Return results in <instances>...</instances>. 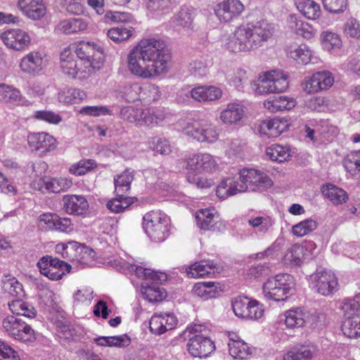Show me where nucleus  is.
I'll return each mask as SVG.
<instances>
[{
    "label": "nucleus",
    "mask_w": 360,
    "mask_h": 360,
    "mask_svg": "<svg viewBox=\"0 0 360 360\" xmlns=\"http://www.w3.org/2000/svg\"><path fill=\"white\" fill-rule=\"evenodd\" d=\"M170 59L164 41L147 38L129 51L127 67L132 75L142 79H151L168 71Z\"/></svg>",
    "instance_id": "f257e3e1"
},
{
    "label": "nucleus",
    "mask_w": 360,
    "mask_h": 360,
    "mask_svg": "<svg viewBox=\"0 0 360 360\" xmlns=\"http://www.w3.org/2000/svg\"><path fill=\"white\" fill-rule=\"evenodd\" d=\"M105 59L103 49L94 42L79 41L65 48L60 53V68L70 78L85 77L99 70Z\"/></svg>",
    "instance_id": "f03ea898"
},
{
    "label": "nucleus",
    "mask_w": 360,
    "mask_h": 360,
    "mask_svg": "<svg viewBox=\"0 0 360 360\" xmlns=\"http://www.w3.org/2000/svg\"><path fill=\"white\" fill-rule=\"evenodd\" d=\"M274 31V25L266 20L240 25L229 36L226 49L233 53L255 51L267 41Z\"/></svg>",
    "instance_id": "7ed1b4c3"
},
{
    "label": "nucleus",
    "mask_w": 360,
    "mask_h": 360,
    "mask_svg": "<svg viewBox=\"0 0 360 360\" xmlns=\"http://www.w3.org/2000/svg\"><path fill=\"white\" fill-rule=\"evenodd\" d=\"M239 179H226L217 186L219 198L225 199L248 191L263 192L273 186V181L264 172L254 168H243L238 172Z\"/></svg>",
    "instance_id": "20e7f679"
},
{
    "label": "nucleus",
    "mask_w": 360,
    "mask_h": 360,
    "mask_svg": "<svg viewBox=\"0 0 360 360\" xmlns=\"http://www.w3.org/2000/svg\"><path fill=\"white\" fill-rule=\"evenodd\" d=\"M143 229L148 237L155 242H162L169 235L170 219L160 210H152L143 217Z\"/></svg>",
    "instance_id": "39448f33"
},
{
    "label": "nucleus",
    "mask_w": 360,
    "mask_h": 360,
    "mask_svg": "<svg viewBox=\"0 0 360 360\" xmlns=\"http://www.w3.org/2000/svg\"><path fill=\"white\" fill-rule=\"evenodd\" d=\"M294 285L292 276L288 274H278L264 283L263 293L268 300L283 301L292 293Z\"/></svg>",
    "instance_id": "423d86ee"
},
{
    "label": "nucleus",
    "mask_w": 360,
    "mask_h": 360,
    "mask_svg": "<svg viewBox=\"0 0 360 360\" xmlns=\"http://www.w3.org/2000/svg\"><path fill=\"white\" fill-rule=\"evenodd\" d=\"M288 87L287 75L278 70L267 72L260 77L259 83L255 84V91L260 95L285 91Z\"/></svg>",
    "instance_id": "0eeeda50"
},
{
    "label": "nucleus",
    "mask_w": 360,
    "mask_h": 360,
    "mask_svg": "<svg viewBox=\"0 0 360 360\" xmlns=\"http://www.w3.org/2000/svg\"><path fill=\"white\" fill-rule=\"evenodd\" d=\"M232 309L236 316L249 320H258L264 316L262 304L248 297L239 296L232 302Z\"/></svg>",
    "instance_id": "6e6552de"
},
{
    "label": "nucleus",
    "mask_w": 360,
    "mask_h": 360,
    "mask_svg": "<svg viewBox=\"0 0 360 360\" xmlns=\"http://www.w3.org/2000/svg\"><path fill=\"white\" fill-rule=\"evenodd\" d=\"M40 273L52 281L60 280L71 270L67 262L49 255L43 256L37 262Z\"/></svg>",
    "instance_id": "1a4fd4ad"
},
{
    "label": "nucleus",
    "mask_w": 360,
    "mask_h": 360,
    "mask_svg": "<svg viewBox=\"0 0 360 360\" xmlns=\"http://www.w3.org/2000/svg\"><path fill=\"white\" fill-rule=\"evenodd\" d=\"M4 330L15 340L33 342L35 340L33 329L26 323L14 316H8L2 321Z\"/></svg>",
    "instance_id": "9d476101"
},
{
    "label": "nucleus",
    "mask_w": 360,
    "mask_h": 360,
    "mask_svg": "<svg viewBox=\"0 0 360 360\" xmlns=\"http://www.w3.org/2000/svg\"><path fill=\"white\" fill-rule=\"evenodd\" d=\"M110 263L113 267L120 271L124 274L127 272L134 273L138 278L152 283H158L165 280V275L162 273H158L150 269L131 264L122 259H115L110 261Z\"/></svg>",
    "instance_id": "9b49d317"
},
{
    "label": "nucleus",
    "mask_w": 360,
    "mask_h": 360,
    "mask_svg": "<svg viewBox=\"0 0 360 360\" xmlns=\"http://www.w3.org/2000/svg\"><path fill=\"white\" fill-rule=\"evenodd\" d=\"M311 279L313 288L322 295L329 296L338 289L337 278L330 270L317 269Z\"/></svg>",
    "instance_id": "f8f14e48"
},
{
    "label": "nucleus",
    "mask_w": 360,
    "mask_h": 360,
    "mask_svg": "<svg viewBox=\"0 0 360 360\" xmlns=\"http://www.w3.org/2000/svg\"><path fill=\"white\" fill-rule=\"evenodd\" d=\"M0 39L9 49L22 51L30 44V37L27 32L20 29H11L1 34Z\"/></svg>",
    "instance_id": "ddd939ff"
},
{
    "label": "nucleus",
    "mask_w": 360,
    "mask_h": 360,
    "mask_svg": "<svg viewBox=\"0 0 360 360\" xmlns=\"http://www.w3.org/2000/svg\"><path fill=\"white\" fill-rule=\"evenodd\" d=\"M16 6L25 17L32 20H39L46 13L44 0H18Z\"/></svg>",
    "instance_id": "4468645a"
},
{
    "label": "nucleus",
    "mask_w": 360,
    "mask_h": 360,
    "mask_svg": "<svg viewBox=\"0 0 360 360\" xmlns=\"http://www.w3.org/2000/svg\"><path fill=\"white\" fill-rule=\"evenodd\" d=\"M188 352L194 357H207L215 349L214 342L205 335H195L187 344Z\"/></svg>",
    "instance_id": "2eb2a0df"
},
{
    "label": "nucleus",
    "mask_w": 360,
    "mask_h": 360,
    "mask_svg": "<svg viewBox=\"0 0 360 360\" xmlns=\"http://www.w3.org/2000/svg\"><path fill=\"white\" fill-rule=\"evenodd\" d=\"M244 11V5L239 0H226L217 4L214 11L221 22H227L238 16Z\"/></svg>",
    "instance_id": "dca6fc26"
},
{
    "label": "nucleus",
    "mask_w": 360,
    "mask_h": 360,
    "mask_svg": "<svg viewBox=\"0 0 360 360\" xmlns=\"http://www.w3.org/2000/svg\"><path fill=\"white\" fill-rule=\"evenodd\" d=\"M177 319L171 313L155 314L150 319L149 328L155 335H162L167 330L175 328Z\"/></svg>",
    "instance_id": "f3484780"
},
{
    "label": "nucleus",
    "mask_w": 360,
    "mask_h": 360,
    "mask_svg": "<svg viewBox=\"0 0 360 360\" xmlns=\"http://www.w3.org/2000/svg\"><path fill=\"white\" fill-rule=\"evenodd\" d=\"M333 82L334 78L330 72H317L306 82L304 90L308 94L318 92L328 89Z\"/></svg>",
    "instance_id": "a211bd4d"
},
{
    "label": "nucleus",
    "mask_w": 360,
    "mask_h": 360,
    "mask_svg": "<svg viewBox=\"0 0 360 360\" xmlns=\"http://www.w3.org/2000/svg\"><path fill=\"white\" fill-rule=\"evenodd\" d=\"M27 142L32 150L41 153L51 151L56 147V139L46 132L30 133Z\"/></svg>",
    "instance_id": "6ab92c4d"
},
{
    "label": "nucleus",
    "mask_w": 360,
    "mask_h": 360,
    "mask_svg": "<svg viewBox=\"0 0 360 360\" xmlns=\"http://www.w3.org/2000/svg\"><path fill=\"white\" fill-rule=\"evenodd\" d=\"M195 218L198 227L205 231H219L222 224L214 209L200 210Z\"/></svg>",
    "instance_id": "aec40b11"
},
{
    "label": "nucleus",
    "mask_w": 360,
    "mask_h": 360,
    "mask_svg": "<svg viewBox=\"0 0 360 360\" xmlns=\"http://www.w3.org/2000/svg\"><path fill=\"white\" fill-rule=\"evenodd\" d=\"M63 210L69 214L80 216L89 209V202L82 195H65L63 198Z\"/></svg>",
    "instance_id": "412c9836"
},
{
    "label": "nucleus",
    "mask_w": 360,
    "mask_h": 360,
    "mask_svg": "<svg viewBox=\"0 0 360 360\" xmlns=\"http://www.w3.org/2000/svg\"><path fill=\"white\" fill-rule=\"evenodd\" d=\"M194 13L188 8H181L169 20L170 26L178 32H186L193 28Z\"/></svg>",
    "instance_id": "4be33fe9"
},
{
    "label": "nucleus",
    "mask_w": 360,
    "mask_h": 360,
    "mask_svg": "<svg viewBox=\"0 0 360 360\" xmlns=\"http://www.w3.org/2000/svg\"><path fill=\"white\" fill-rule=\"evenodd\" d=\"M20 70L30 75H37L45 66V62L41 54L38 51H32L20 60Z\"/></svg>",
    "instance_id": "5701e85b"
},
{
    "label": "nucleus",
    "mask_w": 360,
    "mask_h": 360,
    "mask_svg": "<svg viewBox=\"0 0 360 360\" xmlns=\"http://www.w3.org/2000/svg\"><path fill=\"white\" fill-rule=\"evenodd\" d=\"M165 110L162 108H142L139 127L153 129L160 126L166 119Z\"/></svg>",
    "instance_id": "b1692460"
},
{
    "label": "nucleus",
    "mask_w": 360,
    "mask_h": 360,
    "mask_svg": "<svg viewBox=\"0 0 360 360\" xmlns=\"http://www.w3.org/2000/svg\"><path fill=\"white\" fill-rule=\"evenodd\" d=\"M288 127L286 120L277 117L263 121L258 127L261 134L268 137H277Z\"/></svg>",
    "instance_id": "393cba45"
},
{
    "label": "nucleus",
    "mask_w": 360,
    "mask_h": 360,
    "mask_svg": "<svg viewBox=\"0 0 360 360\" xmlns=\"http://www.w3.org/2000/svg\"><path fill=\"white\" fill-rule=\"evenodd\" d=\"M287 24L292 32L305 39H311L315 34L312 26L296 15H290L287 20Z\"/></svg>",
    "instance_id": "a878e982"
},
{
    "label": "nucleus",
    "mask_w": 360,
    "mask_h": 360,
    "mask_svg": "<svg viewBox=\"0 0 360 360\" xmlns=\"http://www.w3.org/2000/svg\"><path fill=\"white\" fill-rule=\"evenodd\" d=\"M245 110L243 105L230 103L220 113V120L226 124H233L239 122L244 116Z\"/></svg>",
    "instance_id": "bb28decb"
},
{
    "label": "nucleus",
    "mask_w": 360,
    "mask_h": 360,
    "mask_svg": "<svg viewBox=\"0 0 360 360\" xmlns=\"http://www.w3.org/2000/svg\"><path fill=\"white\" fill-rule=\"evenodd\" d=\"M88 25L89 22L82 18H70L62 20L58 27L64 34H70L86 30Z\"/></svg>",
    "instance_id": "cd10ccee"
},
{
    "label": "nucleus",
    "mask_w": 360,
    "mask_h": 360,
    "mask_svg": "<svg viewBox=\"0 0 360 360\" xmlns=\"http://www.w3.org/2000/svg\"><path fill=\"white\" fill-rule=\"evenodd\" d=\"M25 98L20 90L12 85L0 83V103L23 104Z\"/></svg>",
    "instance_id": "c85d7f7f"
},
{
    "label": "nucleus",
    "mask_w": 360,
    "mask_h": 360,
    "mask_svg": "<svg viewBox=\"0 0 360 360\" xmlns=\"http://www.w3.org/2000/svg\"><path fill=\"white\" fill-rule=\"evenodd\" d=\"M296 105L295 100L285 96H274L264 102V107L271 112L290 110Z\"/></svg>",
    "instance_id": "c756f323"
},
{
    "label": "nucleus",
    "mask_w": 360,
    "mask_h": 360,
    "mask_svg": "<svg viewBox=\"0 0 360 360\" xmlns=\"http://www.w3.org/2000/svg\"><path fill=\"white\" fill-rule=\"evenodd\" d=\"M286 52L288 57L300 64L307 65L311 61V52L305 44H291L288 46Z\"/></svg>",
    "instance_id": "7c9ffc66"
},
{
    "label": "nucleus",
    "mask_w": 360,
    "mask_h": 360,
    "mask_svg": "<svg viewBox=\"0 0 360 360\" xmlns=\"http://www.w3.org/2000/svg\"><path fill=\"white\" fill-rule=\"evenodd\" d=\"M216 264L213 262L202 261L195 262L186 269L187 276L190 278H200L214 273Z\"/></svg>",
    "instance_id": "2f4dec72"
},
{
    "label": "nucleus",
    "mask_w": 360,
    "mask_h": 360,
    "mask_svg": "<svg viewBox=\"0 0 360 360\" xmlns=\"http://www.w3.org/2000/svg\"><path fill=\"white\" fill-rule=\"evenodd\" d=\"M298 11L309 20L317 19L321 13L320 5L314 0H295Z\"/></svg>",
    "instance_id": "473e14b6"
},
{
    "label": "nucleus",
    "mask_w": 360,
    "mask_h": 360,
    "mask_svg": "<svg viewBox=\"0 0 360 360\" xmlns=\"http://www.w3.org/2000/svg\"><path fill=\"white\" fill-rule=\"evenodd\" d=\"M134 177V171L127 169L114 178L115 192L122 198L129 191Z\"/></svg>",
    "instance_id": "72a5a7b5"
},
{
    "label": "nucleus",
    "mask_w": 360,
    "mask_h": 360,
    "mask_svg": "<svg viewBox=\"0 0 360 360\" xmlns=\"http://www.w3.org/2000/svg\"><path fill=\"white\" fill-rule=\"evenodd\" d=\"M322 193L334 205L342 204L348 199V195L345 190L330 184L323 187Z\"/></svg>",
    "instance_id": "f704fd0d"
},
{
    "label": "nucleus",
    "mask_w": 360,
    "mask_h": 360,
    "mask_svg": "<svg viewBox=\"0 0 360 360\" xmlns=\"http://www.w3.org/2000/svg\"><path fill=\"white\" fill-rule=\"evenodd\" d=\"M86 97L85 91L75 88L63 89L58 94V101L65 104L79 103Z\"/></svg>",
    "instance_id": "c9c22d12"
},
{
    "label": "nucleus",
    "mask_w": 360,
    "mask_h": 360,
    "mask_svg": "<svg viewBox=\"0 0 360 360\" xmlns=\"http://www.w3.org/2000/svg\"><path fill=\"white\" fill-rule=\"evenodd\" d=\"M47 192L58 193L67 191L72 185L71 179L67 178L46 179V181H41Z\"/></svg>",
    "instance_id": "e433bc0d"
},
{
    "label": "nucleus",
    "mask_w": 360,
    "mask_h": 360,
    "mask_svg": "<svg viewBox=\"0 0 360 360\" xmlns=\"http://www.w3.org/2000/svg\"><path fill=\"white\" fill-rule=\"evenodd\" d=\"M285 324L286 328L295 329L303 327L304 320V309L295 308L286 311L284 314Z\"/></svg>",
    "instance_id": "4c0bfd02"
},
{
    "label": "nucleus",
    "mask_w": 360,
    "mask_h": 360,
    "mask_svg": "<svg viewBox=\"0 0 360 360\" xmlns=\"http://www.w3.org/2000/svg\"><path fill=\"white\" fill-rule=\"evenodd\" d=\"M2 289L12 297H20L24 295L22 284L11 275H6L2 278Z\"/></svg>",
    "instance_id": "58836bf2"
},
{
    "label": "nucleus",
    "mask_w": 360,
    "mask_h": 360,
    "mask_svg": "<svg viewBox=\"0 0 360 360\" xmlns=\"http://www.w3.org/2000/svg\"><path fill=\"white\" fill-rule=\"evenodd\" d=\"M342 165L352 176H360V150L348 153L344 158Z\"/></svg>",
    "instance_id": "ea45409f"
},
{
    "label": "nucleus",
    "mask_w": 360,
    "mask_h": 360,
    "mask_svg": "<svg viewBox=\"0 0 360 360\" xmlns=\"http://www.w3.org/2000/svg\"><path fill=\"white\" fill-rule=\"evenodd\" d=\"M219 283L215 282H201L196 283L193 288V293L205 300L214 297L218 292Z\"/></svg>",
    "instance_id": "a19ab883"
},
{
    "label": "nucleus",
    "mask_w": 360,
    "mask_h": 360,
    "mask_svg": "<svg viewBox=\"0 0 360 360\" xmlns=\"http://www.w3.org/2000/svg\"><path fill=\"white\" fill-rule=\"evenodd\" d=\"M266 155L272 161H287L291 157L290 148L288 146L273 144L267 148Z\"/></svg>",
    "instance_id": "79ce46f5"
},
{
    "label": "nucleus",
    "mask_w": 360,
    "mask_h": 360,
    "mask_svg": "<svg viewBox=\"0 0 360 360\" xmlns=\"http://www.w3.org/2000/svg\"><path fill=\"white\" fill-rule=\"evenodd\" d=\"M321 37L322 46L326 51L334 53L340 49L342 43L338 34L326 31L322 32Z\"/></svg>",
    "instance_id": "37998d69"
},
{
    "label": "nucleus",
    "mask_w": 360,
    "mask_h": 360,
    "mask_svg": "<svg viewBox=\"0 0 360 360\" xmlns=\"http://www.w3.org/2000/svg\"><path fill=\"white\" fill-rule=\"evenodd\" d=\"M142 294L144 299L150 302H160L167 296V292L163 288L157 285L156 283L153 285H146L142 286Z\"/></svg>",
    "instance_id": "c03bdc74"
},
{
    "label": "nucleus",
    "mask_w": 360,
    "mask_h": 360,
    "mask_svg": "<svg viewBox=\"0 0 360 360\" xmlns=\"http://www.w3.org/2000/svg\"><path fill=\"white\" fill-rule=\"evenodd\" d=\"M161 96L159 86L150 83H145L141 86L140 101L151 103L158 101Z\"/></svg>",
    "instance_id": "a18cd8bd"
},
{
    "label": "nucleus",
    "mask_w": 360,
    "mask_h": 360,
    "mask_svg": "<svg viewBox=\"0 0 360 360\" xmlns=\"http://www.w3.org/2000/svg\"><path fill=\"white\" fill-rule=\"evenodd\" d=\"M342 331L349 338L360 337V317H345V321L342 325Z\"/></svg>",
    "instance_id": "49530a36"
},
{
    "label": "nucleus",
    "mask_w": 360,
    "mask_h": 360,
    "mask_svg": "<svg viewBox=\"0 0 360 360\" xmlns=\"http://www.w3.org/2000/svg\"><path fill=\"white\" fill-rule=\"evenodd\" d=\"M341 309L344 317H360V295H356L353 298L345 299Z\"/></svg>",
    "instance_id": "de8ad7c7"
},
{
    "label": "nucleus",
    "mask_w": 360,
    "mask_h": 360,
    "mask_svg": "<svg viewBox=\"0 0 360 360\" xmlns=\"http://www.w3.org/2000/svg\"><path fill=\"white\" fill-rule=\"evenodd\" d=\"M304 258V247L299 245H292L284 256V262L290 266L300 265Z\"/></svg>",
    "instance_id": "09e8293b"
},
{
    "label": "nucleus",
    "mask_w": 360,
    "mask_h": 360,
    "mask_svg": "<svg viewBox=\"0 0 360 360\" xmlns=\"http://www.w3.org/2000/svg\"><path fill=\"white\" fill-rule=\"evenodd\" d=\"M313 356L312 350L307 346L293 347L284 356L283 360H311Z\"/></svg>",
    "instance_id": "8fccbe9b"
},
{
    "label": "nucleus",
    "mask_w": 360,
    "mask_h": 360,
    "mask_svg": "<svg viewBox=\"0 0 360 360\" xmlns=\"http://www.w3.org/2000/svg\"><path fill=\"white\" fill-rule=\"evenodd\" d=\"M142 108L134 106H126L121 108L120 115L121 119L134 124L136 127H140V120Z\"/></svg>",
    "instance_id": "3c124183"
},
{
    "label": "nucleus",
    "mask_w": 360,
    "mask_h": 360,
    "mask_svg": "<svg viewBox=\"0 0 360 360\" xmlns=\"http://www.w3.org/2000/svg\"><path fill=\"white\" fill-rule=\"evenodd\" d=\"M97 167L94 160L84 159L73 164L69 168V172L75 176L84 175Z\"/></svg>",
    "instance_id": "603ef678"
},
{
    "label": "nucleus",
    "mask_w": 360,
    "mask_h": 360,
    "mask_svg": "<svg viewBox=\"0 0 360 360\" xmlns=\"http://www.w3.org/2000/svg\"><path fill=\"white\" fill-rule=\"evenodd\" d=\"M229 352L233 358L238 359H246L252 354V349L243 340L230 345Z\"/></svg>",
    "instance_id": "864d4df0"
},
{
    "label": "nucleus",
    "mask_w": 360,
    "mask_h": 360,
    "mask_svg": "<svg viewBox=\"0 0 360 360\" xmlns=\"http://www.w3.org/2000/svg\"><path fill=\"white\" fill-rule=\"evenodd\" d=\"M202 153L191 154L186 157L184 161L186 163L185 168L187 171V174H196L202 172Z\"/></svg>",
    "instance_id": "5fc2aeb1"
},
{
    "label": "nucleus",
    "mask_w": 360,
    "mask_h": 360,
    "mask_svg": "<svg viewBox=\"0 0 360 360\" xmlns=\"http://www.w3.org/2000/svg\"><path fill=\"white\" fill-rule=\"evenodd\" d=\"M316 221L312 219H307L294 225L292 228V233L297 237H302L307 235L317 228Z\"/></svg>",
    "instance_id": "6e6d98bb"
},
{
    "label": "nucleus",
    "mask_w": 360,
    "mask_h": 360,
    "mask_svg": "<svg viewBox=\"0 0 360 360\" xmlns=\"http://www.w3.org/2000/svg\"><path fill=\"white\" fill-rule=\"evenodd\" d=\"M149 147L153 151L160 155H167L172 151V146L170 142L165 138L154 137L149 142Z\"/></svg>",
    "instance_id": "4d7b16f0"
},
{
    "label": "nucleus",
    "mask_w": 360,
    "mask_h": 360,
    "mask_svg": "<svg viewBox=\"0 0 360 360\" xmlns=\"http://www.w3.org/2000/svg\"><path fill=\"white\" fill-rule=\"evenodd\" d=\"M205 122H194L187 123L183 128V133L193 139L202 143V135Z\"/></svg>",
    "instance_id": "13d9d810"
},
{
    "label": "nucleus",
    "mask_w": 360,
    "mask_h": 360,
    "mask_svg": "<svg viewBox=\"0 0 360 360\" xmlns=\"http://www.w3.org/2000/svg\"><path fill=\"white\" fill-rule=\"evenodd\" d=\"M32 118L51 124H58L62 121V117L58 113L47 110L35 111Z\"/></svg>",
    "instance_id": "bf43d9fd"
},
{
    "label": "nucleus",
    "mask_w": 360,
    "mask_h": 360,
    "mask_svg": "<svg viewBox=\"0 0 360 360\" xmlns=\"http://www.w3.org/2000/svg\"><path fill=\"white\" fill-rule=\"evenodd\" d=\"M133 32L132 27H117L110 29L107 35L109 39L115 42H120L128 39Z\"/></svg>",
    "instance_id": "052dcab7"
},
{
    "label": "nucleus",
    "mask_w": 360,
    "mask_h": 360,
    "mask_svg": "<svg viewBox=\"0 0 360 360\" xmlns=\"http://www.w3.org/2000/svg\"><path fill=\"white\" fill-rule=\"evenodd\" d=\"M207 63L203 58H196L190 62L188 70L194 77L202 78L207 74Z\"/></svg>",
    "instance_id": "680f3d73"
},
{
    "label": "nucleus",
    "mask_w": 360,
    "mask_h": 360,
    "mask_svg": "<svg viewBox=\"0 0 360 360\" xmlns=\"http://www.w3.org/2000/svg\"><path fill=\"white\" fill-rule=\"evenodd\" d=\"M304 326L310 328H315L319 326H322L324 321V316L323 314L317 311H309L304 309Z\"/></svg>",
    "instance_id": "e2e57ef3"
},
{
    "label": "nucleus",
    "mask_w": 360,
    "mask_h": 360,
    "mask_svg": "<svg viewBox=\"0 0 360 360\" xmlns=\"http://www.w3.org/2000/svg\"><path fill=\"white\" fill-rule=\"evenodd\" d=\"M323 8L330 13L339 14L347 8V0H322Z\"/></svg>",
    "instance_id": "0e129e2a"
},
{
    "label": "nucleus",
    "mask_w": 360,
    "mask_h": 360,
    "mask_svg": "<svg viewBox=\"0 0 360 360\" xmlns=\"http://www.w3.org/2000/svg\"><path fill=\"white\" fill-rule=\"evenodd\" d=\"M141 86L139 83H133L127 84L123 87L122 93L127 101H140Z\"/></svg>",
    "instance_id": "69168bd1"
},
{
    "label": "nucleus",
    "mask_w": 360,
    "mask_h": 360,
    "mask_svg": "<svg viewBox=\"0 0 360 360\" xmlns=\"http://www.w3.org/2000/svg\"><path fill=\"white\" fill-rule=\"evenodd\" d=\"M226 78L232 85L238 89L243 87V84L248 79L246 71L243 68H238L233 72L228 73Z\"/></svg>",
    "instance_id": "338daca9"
},
{
    "label": "nucleus",
    "mask_w": 360,
    "mask_h": 360,
    "mask_svg": "<svg viewBox=\"0 0 360 360\" xmlns=\"http://www.w3.org/2000/svg\"><path fill=\"white\" fill-rule=\"evenodd\" d=\"M344 32L347 37L359 39L360 38V23L355 18L347 20L344 26Z\"/></svg>",
    "instance_id": "774afa93"
}]
</instances>
